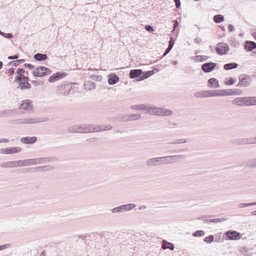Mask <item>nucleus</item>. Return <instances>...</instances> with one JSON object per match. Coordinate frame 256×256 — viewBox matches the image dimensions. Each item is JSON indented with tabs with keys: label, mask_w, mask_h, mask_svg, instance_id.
Masks as SVG:
<instances>
[{
	"label": "nucleus",
	"mask_w": 256,
	"mask_h": 256,
	"mask_svg": "<svg viewBox=\"0 0 256 256\" xmlns=\"http://www.w3.org/2000/svg\"><path fill=\"white\" fill-rule=\"evenodd\" d=\"M210 97L240 95L242 91L239 89L210 90Z\"/></svg>",
	"instance_id": "obj_1"
},
{
	"label": "nucleus",
	"mask_w": 256,
	"mask_h": 256,
	"mask_svg": "<svg viewBox=\"0 0 256 256\" xmlns=\"http://www.w3.org/2000/svg\"><path fill=\"white\" fill-rule=\"evenodd\" d=\"M35 161H10L6 162L1 164V166L4 168H14L22 166L36 164Z\"/></svg>",
	"instance_id": "obj_2"
},
{
	"label": "nucleus",
	"mask_w": 256,
	"mask_h": 256,
	"mask_svg": "<svg viewBox=\"0 0 256 256\" xmlns=\"http://www.w3.org/2000/svg\"><path fill=\"white\" fill-rule=\"evenodd\" d=\"M148 112L151 114L160 116H168L172 114V112L170 110L155 107L148 108Z\"/></svg>",
	"instance_id": "obj_3"
},
{
	"label": "nucleus",
	"mask_w": 256,
	"mask_h": 256,
	"mask_svg": "<svg viewBox=\"0 0 256 256\" xmlns=\"http://www.w3.org/2000/svg\"><path fill=\"white\" fill-rule=\"evenodd\" d=\"M136 206L134 204H128L122 205L111 210L112 213H123L132 210Z\"/></svg>",
	"instance_id": "obj_4"
},
{
	"label": "nucleus",
	"mask_w": 256,
	"mask_h": 256,
	"mask_svg": "<svg viewBox=\"0 0 256 256\" xmlns=\"http://www.w3.org/2000/svg\"><path fill=\"white\" fill-rule=\"evenodd\" d=\"M50 70L48 68L44 66H40L36 68L32 74L35 76H42L48 74H50Z\"/></svg>",
	"instance_id": "obj_5"
},
{
	"label": "nucleus",
	"mask_w": 256,
	"mask_h": 256,
	"mask_svg": "<svg viewBox=\"0 0 256 256\" xmlns=\"http://www.w3.org/2000/svg\"><path fill=\"white\" fill-rule=\"evenodd\" d=\"M20 108L22 110L31 111L33 108V104L32 100H24L21 102Z\"/></svg>",
	"instance_id": "obj_6"
},
{
	"label": "nucleus",
	"mask_w": 256,
	"mask_h": 256,
	"mask_svg": "<svg viewBox=\"0 0 256 256\" xmlns=\"http://www.w3.org/2000/svg\"><path fill=\"white\" fill-rule=\"evenodd\" d=\"M16 80L20 82L19 86L21 89H26L30 88V85L28 82V78L26 76H16Z\"/></svg>",
	"instance_id": "obj_7"
},
{
	"label": "nucleus",
	"mask_w": 256,
	"mask_h": 256,
	"mask_svg": "<svg viewBox=\"0 0 256 256\" xmlns=\"http://www.w3.org/2000/svg\"><path fill=\"white\" fill-rule=\"evenodd\" d=\"M22 151V148L20 146L6 148L0 150V152L4 154H14Z\"/></svg>",
	"instance_id": "obj_8"
},
{
	"label": "nucleus",
	"mask_w": 256,
	"mask_h": 256,
	"mask_svg": "<svg viewBox=\"0 0 256 256\" xmlns=\"http://www.w3.org/2000/svg\"><path fill=\"white\" fill-rule=\"evenodd\" d=\"M226 236L230 240H238L241 238L242 234L235 230H230L226 232Z\"/></svg>",
	"instance_id": "obj_9"
},
{
	"label": "nucleus",
	"mask_w": 256,
	"mask_h": 256,
	"mask_svg": "<svg viewBox=\"0 0 256 256\" xmlns=\"http://www.w3.org/2000/svg\"><path fill=\"white\" fill-rule=\"evenodd\" d=\"M216 64L213 62L205 63L202 65V70L205 72H209L215 68Z\"/></svg>",
	"instance_id": "obj_10"
},
{
	"label": "nucleus",
	"mask_w": 256,
	"mask_h": 256,
	"mask_svg": "<svg viewBox=\"0 0 256 256\" xmlns=\"http://www.w3.org/2000/svg\"><path fill=\"white\" fill-rule=\"evenodd\" d=\"M228 50V46L225 44H222L218 46L216 48L217 52L220 54H226Z\"/></svg>",
	"instance_id": "obj_11"
},
{
	"label": "nucleus",
	"mask_w": 256,
	"mask_h": 256,
	"mask_svg": "<svg viewBox=\"0 0 256 256\" xmlns=\"http://www.w3.org/2000/svg\"><path fill=\"white\" fill-rule=\"evenodd\" d=\"M37 140V138L36 136L32 137H24L20 139V142L24 144H32Z\"/></svg>",
	"instance_id": "obj_12"
},
{
	"label": "nucleus",
	"mask_w": 256,
	"mask_h": 256,
	"mask_svg": "<svg viewBox=\"0 0 256 256\" xmlns=\"http://www.w3.org/2000/svg\"><path fill=\"white\" fill-rule=\"evenodd\" d=\"M242 100L246 106L256 105V97L244 98Z\"/></svg>",
	"instance_id": "obj_13"
},
{
	"label": "nucleus",
	"mask_w": 256,
	"mask_h": 256,
	"mask_svg": "<svg viewBox=\"0 0 256 256\" xmlns=\"http://www.w3.org/2000/svg\"><path fill=\"white\" fill-rule=\"evenodd\" d=\"M244 48L246 51L250 52L256 48V43L252 41L247 40L244 43Z\"/></svg>",
	"instance_id": "obj_14"
},
{
	"label": "nucleus",
	"mask_w": 256,
	"mask_h": 256,
	"mask_svg": "<svg viewBox=\"0 0 256 256\" xmlns=\"http://www.w3.org/2000/svg\"><path fill=\"white\" fill-rule=\"evenodd\" d=\"M194 96L198 98L210 97V90H202L196 92Z\"/></svg>",
	"instance_id": "obj_15"
},
{
	"label": "nucleus",
	"mask_w": 256,
	"mask_h": 256,
	"mask_svg": "<svg viewBox=\"0 0 256 256\" xmlns=\"http://www.w3.org/2000/svg\"><path fill=\"white\" fill-rule=\"evenodd\" d=\"M142 74V72L141 70H132L130 71V77L134 78L140 76Z\"/></svg>",
	"instance_id": "obj_16"
},
{
	"label": "nucleus",
	"mask_w": 256,
	"mask_h": 256,
	"mask_svg": "<svg viewBox=\"0 0 256 256\" xmlns=\"http://www.w3.org/2000/svg\"><path fill=\"white\" fill-rule=\"evenodd\" d=\"M162 248L164 250L170 249L172 250L175 247L174 244L167 242L166 240H163Z\"/></svg>",
	"instance_id": "obj_17"
},
{
	"label": "nucleus",
	"mask_w": 256,
	"mask_h": 256,
	"mask_svg": "<svg viewBox=\"0 0 256 256\" xmlns=\"http://www.w3.org/2000/svg\"><path fill=\"white\" fill-rule=\"evenodd\" d=\"M250 83V80L249 78L245 76L240 80L238 86H246Z\"/></svg>",
	"instance_id": "obj_18"
},
{
	"label": "nucleus",
	"mask_w": 256,
	"mask_h": 256,
	"mask_svg": "<svg viewBox=\"0 0 256 256\" xmlns=\"http://www.w3.org/2000/svg\"><path fill=\"white\" fill-rule=\"evenodd\" d=\"M209 87L217 88L219 87L218 82L217 80L214 78H210L208 83Z\"/></svg>",
	"instance_id": "obj_19"
},
{
	"label": "nucleus",
	"mask_w": 256,
	"mask_h": 256,
	"mask_svg": "<svg viewBox=\"0 0 256 256\" xmlns=\"http://www.w3.org/2000/svg\"><path fill=\"white\" fill-rule=\"evenodd\" d=\"M154 74L152 70L145 72L139 78L138 80L140 81L148 78L149 76H152Z\"/></svg>",
	"instance_id": "obj_20"
},
{
	"label": "nucleus",
	"mask_w": 256,
	"mask_h": 256,
	"mask_svg": "<svg viewBox=\"0 0 256 256\" xmlns=\"http://www.w3.org/2000/svg\"><path fill=\"white\" fill-rule=\"evenodd\" d=\"M118 76L114 74H110L109 76V78L108 82L110 84H114L118 82Z\"/></svg>",
	"instance_id": "obj_21"
},
{
	"label": "nucleus",
	"mask_w": 256,
	"mask_h": 256,
	"mask_svg": "<svg viewBox=\"0 0 256 256\" xmlns=\"http://www.w3.org/2000/svg\"><path fill=\"white\" fill-rule=\"evenodd\" d=\"M236 80L234 78H226L224 82V84L226 86H230L234 84L236 82Z\"/></svg>",
	"instance_id": "obj_22"
},
{
	"label": "nucleus",
	"mask_w": 256,
	"mask_h": 256,
	"mask_svg": "<svg viewBox=\"0 0 256 256\" xmlns=\"http://www.w3.org/2000/svg\"><path fill=\"white\" fill-rule=\"evenodd\" d=\"M62 76V75H60L58 73L54 74L49 78L48 80L50 82H54L60 78Z\"/></svg>",
	"instance_id": "obj_23"
},
{
	"label": "nucleus",
	"mask_w": 256,
	"mask_h": 256,
	"mask_svg": "<svg viewBox=\"0 0 256 256\" xmlns=\"http://www.w3.org/2000/svg\"><path fill=\"white\" fill-rule=\"evenodd\" d=\"M37 60H43L47 59V56L45 54H37L34 56Z\"/></svg>",
	"instance_id": "obj_24"
},
{
	"label": "nucleus",
	"mask_w": 256,
	"mask_h": 256,
	"mask_svg": "<svg viewBox=\"0 0 256 256\" xmlns=\"http://www.w3.org/2000/svg\"><path fill=\"white\" fill-rule=\"evenodd\" d=\"M226 218H214V219H206L205 221L206 222H222L226 220Z\"/></svg>",
	"instance_id": "obj_25"
},
{
	"label": "nucleus",
	"mask_w": 256,
	"mask_h": 256,
	"mask_svg": "<svg viewBox=\"0 0 256 256\" xmlns=\"http://www.w3.org/2000/svg\"><path fill=\"white\" fill-rule=\"evenodd\" d=\"M238 64L236 63L227 64L224 66V69L226 70H231L237 68Z\"/></svg>",
	"instance_id": "obj_26"
},
{
	"label": "nucleus",
	"mask_w": 256,
	"mask_h": 256,
	"mask_svg": "<svg viewBox=\"0 0 256 256\" xmlns=\"http://www.w3.org/2000/svg\"><path fill=\"white\" fill-rule=\"evenodd\" d=\"M224 20V16L222 15L218 14L214 17V20L216 23H220Z\"/></svg>",
	"instance_id": "obj_27"
},
{
	"label": "nucleus",
	"mask_w": 256,
	"mask_h": 256,
	"mask_svg": "<svg viewBox=\"0 0 256 256\" xmlns=\"http://www.w3.org/2000/svg\"><path fill=\"white\" fill-rule=\"evenodd\" d=\"M36 168L38 171H46L52 170V167L50 166H44L38 167Z\"/></svg>",
	"instance_id": "obj_28"
},
{
	"label": "nucleus",
	"mask_w": 256,
	"mask_h": 256,
	"mask_svg": "<svg viewBox=\"0 0 256 256\" xmlns=\"http://www.w3.org/2000/svg\"><path fill=\"white\" fill-rule=\"evenodd\" d=\"M256 206V202H252V203H240L238 204V207L239 208H242L246 206Z\"/></svg>",
	"instance_id": "obj_29"
},
{
	"label": "nucleus",
	"mask_w": 256,
	"mask_h": 256,
	"mask_svg": "<svg viewBox=\"0 0 256 256\" xmlns=\"http://www.w3.org/2000/svg\"><path fill=\"white\" fill-rule=\"evenodd\" d=\"M169 42H170L169 46H168V48L166 49V52L164 54V56L166 55V54H168L170 50L174 46V40H170Z\"/></svg>",
	"instance_id": "obj_30"
},
{
	"label": "nucleus",
	"mask_w": 256,
	"mask_h": 256,
	"mask_svg": "<svg viewBox=\"0 0 256 256\" xmlns=\"http://www.w3.org/2000/svg\"><path fill=\"white\" fill-rule=\"evenodd\" d=\"M192 235L194 236H202L204 235V232L202 230H196Z\"/></svg>",
	"instance_id": "obj_31"
},
{
	"label": "nucleus",
	"mask_w": 256,
	"mask_h": 256,
	"mask_svg": "<svg viewBox=\"0 0 256 256\" xmlns=\"http://www.w3.org/2000/svg\"><path fill=\"white\" fill-rule=\"evenodd\" d=\"M214 240V236L212 235H210L208 236H206L204 239V242L207 243H210Z\"/></svg>",
	"instance_id": "obj_32"
},
{
	"label": "nucleus",
	"mask_w": 256,
	"mask_h": 256,
	"mask_svg": "<svg viewBox=\"0 0 256 256\" xmlns=\"http://www.w3.org/2000/svg\"><path fill=\"white\" fill-rule=\"evenodd\" d=\"M244 98H238L235 100V103L239 105H244V103L243 102V100H242V99H243Z\"/></svg>",
	"instance_id": "obj_33"
},
{
	"label": "nucleus",
	"mask_w": 256,
	"mask_h": 256,
	"mask_svg": "<svg viewBox=\"0 0 256 256\" xmlns=\"http://www.w3.org/2000/svg\"><path fill=\"white\" fill-rule=\"evenodd\" d=\"M14 68H10L8 70H6V73L10 76L14 74Z\"/></svg>",
	"instance_id": "obj_34"
},
{
	"label": "nucleus",
	"mask_w": 256,
	"mask_h": 256,
	"mask_svg": "<svg viewBox=\"0 0 256 256\" xmlns=\"http://www.w3.org/2000/svg\"><path fill=\"white\" fill-rule=\"evenodd\" d=\"M18 76H24L23 74L24 73V70L22 68H18L17 71Z\"/></svg>",
	"instance_id": "obj_35"
},
{
	"label": "nucleus",
	"mask_w": 256,
	"mask_h": 256,
	"mask_svg": "<svg viewBox=\"0 0 256 256\" xmlns=\"http://www.w3.org/2000/svg\"><path fill=\"white\" fill-rule=\"evenodd\" d=\"M134 107H135V108L137 110H144L146 108V106L144 104H139L134 106Z\"/></svg>",
	"instance_id": "obj_36"
},
{
	"label": "nucleus",
	"mask_w": 256,
	"mask_h": 256,
	"mask_svg": "<svg viewBox=\"0 0 256 256\" xmlns=\"http://www.w3.org/2000/svg\"><path fill=\"white\" fill-rule=\"evenodd\" d=\"M10 246V244H9L0 246V250L8 248Z\"/></svg>",
	"instance_id": "obj_37"
},
{
	"label": "nucleus",
	"mask_w": 256,
	"mask_h": 256,
	"mask_svg": "<svg viewBox=\"0 0 256 256\" xmlns=\"http://www.w3.org/2000/svg\"><path fill=\"white\" fill-rule=\"evenodd\" d=\"M252 164H248L247 165L249 166L256 168V161H250Z\"/></svg>",
	"instance_id": "obj_38"
},
{
	"label": "nucleus",
	"mask_w": 256,
	"mask_h": 256,
	"mask_svg": "<svg viewBox=\"0 0 256 256\" xmlns=\"http://www.w3.org/2000/svg\"><path fill=\"white\" fill-rule=\"evenodd\" d=\"M145 28L146 30L148 32H153L154 29L150 26H146Z\"/></svg>",
	"instance_id": "obj_39"
},
{
	"label": "nucleus",
	"mask_w": 256,
	"mask_h": 256,
	"mask_svg": "<svg viewBox=\"0 0 256 256\" xmlns=\"http://www.w3.org/2000/svg\"><path fill=\"white\" fill-rule=\"evenodd\" d=\"M24 66L25 67L28 68L30 70L34 68V66L31 64H24Z\"/></svg>",
	"instance_id": "obj_40"
},
{
	"label": "nucleus",
	"mask_w": 256,
	"mask_h": 256,
	"mask_svg": "<svg viewBox=\"0 0 256 256\" xmlns=\"http://www.w3.org/2000/svg\"><path fill=\"white\" fill-rule=\"evenodd\" d=\"M9 142V140L7 138H0V143L2 142Z\"/></svg>",
	"instance_id": "obj_41"
},
{
	"label": "nucleus",
	"mask_w": 256,
	"mask_h": 256,
	"mask_svg": "<svg viewBox=\"0 0 256 256\" xmlns=\"http://www.w3.org/2000/svg\"><path fill=\"white\" fill-rule=\"evenodd\" d=\"M18 58V55H15L14 56H10L8 57V58L9 60H12V59H16Z\"/></svg>",
	"instance_id": "obj_42"
},
{
	"label": "nucleus",
	"mask_w": 256,
	"mask_h": 256,
	"mask_svg": "<svg viewBox=\"0 0 256 256\" xmlns=\"http://www.w3.org/2000/svg\"><path fill=\"white\" fill-rule=\"evenodd\" d=\"M154 161H152V160H150V161H148V164H147L148 165V166H152V165H154L155 164L154 163ZM156 162H157L158 161H155Z\"/></svg>",
	"instance_id": "obj_43"
},
{
	"label": "nucleus",
	"mask_w": 256,
	"mask_h": 256,
	"mask_svg": "<svg viewBox=\"0 0 256 256\" xmlns=\"http://www.w3.org/2000/svg\"><path fill=\"white\" fill-rule=\"evenodd\" d=\"M228 28L230 32L233 31L234 29V26L231 24L228 26Z\"/></svg>",
	"instance_id": "obj_44"
},
{
	"label": "nucleus",
	"mask_w": 256,
	"mask_h": 256,
	"mask_svg": "<svg viewBox=\"0 0 256 256\" xmlns=\"http://www.w3.org/2000/svg\"><path fill=\"white\" fill-rule=\"evenodd\" d=\"M145 208H146V206H140L139 208V210H144Z\"/></svg>",
	"instance_id": "obj_45"
},
{
	"label": "nucleus",
	"mask_w": 256,
	"mask_h": 256,
	"mask_svg": "<svg viewBox=\"0 0 256 256\" xmlns=\"http://www.w3.org/2000/svg\"><path fill=\"white\" fill-rule=\"evenodd\" d=\"M252 36L255 38V40H256V32H253L252 34Z\"/></svg>",
	"instance_id": "obj_46"
},
{
	"label": "nucleus",
	"mask_w": 256,
	"mask_h": 256,
	"mask_svg": "<svg viewBox=\"0 0 256 256\" xmlns=\"http://www.w3.org/2000/svg\"><path fill=\"white\" fill-rule=\"evenodd\" d=\"M40 256H45V252H41Z\"/></svg>",
	"instance_id": "obj_47"
},
{
	"label": "nucleus",
	"mask_w": 256,
	"mask_h": 256,
	"mask_svg": "<svg viewBox=\"0 0 256 256\" xmlns=\"http://www.w3.org/2000/svg\"><path fill=\"white\" fill-rule=\"evenodd\" d=\"M252 215H256V210L252 212Z\"/></svg>",
	"instance_id": "obj_48"
},
{
	"label": "nucleus",
	"mask_w": 256,
	"mask_h": 256,
	"mask_svg": "<svg viewBox=\"0 0 256 256\" xmlns=\"http://www.w3.org/2000/svg\"><path fill=\"white\" fill-rule=\"evenodd\" d=\"M2 62H0V69L2 68Z\"/></svg>",
	"instance_id": "obj_49"
},
{
	"label": "nucleus",
	"mask_w": 256,
	"mask_h": 256,
	"mask_svg": "<svg viewBox=\"0 0 256 256\" xmlns=\"http://www.w3.org/2000/svg\"><path fill=\"white\" fill-rule=\"evenodd\" d=\"M12 34H8V38H12Z\"/></svg>",
	"instance_id": "obj_50"
},
{
	"label": "nucleus",
	"mask_w": 256,
	"mask_h": 256,
	"mask_svg": "<svg viewBox=\"0 0 256 256\" xmlns=\"http://www.w3.org/2000/svg\"><path fill=\"white\" fill-rule=\"evenodd\" d=\"M174 29L176 28V23H175L174 25Z\"/></svg>",
	"instance_id": "obj_51"
},
{
	"label": "nucleus",
	"mask_w": 256,
	"mask_h": 256,
	"mask_svg": "<svg viewBox=\"0 0 256 256\" xmlns=\"http://www.w3.org/2000/svg\"><path fill=\"white\" fill-rule=\"evenodd\" d=\"M179 4H180V2H178V3L177 2V4H176L177 8Z\"/></svg>",
	"instance_id": "obj_52"
},
{
	"label": "nucleus",
	"mask_w": 256,
	"mask_h": 256,
	"mask_svg": "<svg viewBox=\"0 0 256 256\" xmlns=\"http://www.w3.org/2000/svg\"><path fill=\"white\" fill-rule=\"evenodd\" d=\"M18 61H20V62H24V60H19Z\"/></svg>",
	"instance_id": "obj_53"
},
{
	"label": "nucleus",
	"mask_w": 256,
	"mask_h": 256,
	"mask_svg": "<svg viewBox=\"0 0 256 256\" xmlns=\"http://www.w3.org/2000/svg\"><path fill=\"white\" fill-rule=\"evenodd\" d=\"M174 0L175 2L176 3V0Z\"/></svg>",
	"instance_id": "obj_54"
}]
</instances>
